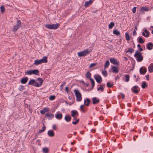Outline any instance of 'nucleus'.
Returning <instances> with one entry per match:
<instances>
[{
	"label": "nucleus",
	"mask_w": 153,
	"mask_h": 153,
	"mask_svg": "<svg viewBox=\"0 0 153 153\" xmlns=\"http://www.w3.org/2000/svg\"><path fill=\"white\" fill-rule=\"evenodd\" d=\"M36 85L35 87H40L41 86L43 82V80L41 78H38L36 81Z\"/></svg>",
	"instance_id": "obj_6"
},
{
	"label": "nucleus",
	"mask_w": 153,
	"mask_h": 153,
	"mask_svg": "<svg viewBox=\"0 0 153 153\" xmlns=\"http://www.w3.org/2000/svg\"><path fill=\"white\" fill-rule=\"evenodd\" d=\"M97 65V64L96 63H91L90 66H89V67L90 68H92L93 67L96 65Z\"/></svg>",
	"instance_id": "obj_51"
},
{
	"label": "nucleus",
	"mask_w": 153,
	"mask_h": 153,
	"mask_svg": "<svg viewBox=\"0 0 153 153\" xmlns=\"http://www.w3.org/2000/svg\"><path fill=\"white\" fill-rule=\"evenodd\" d=\"M100 87L98 88L97 89V90L98 91H99L100 90L102 92H103L104 90V88L103 87H102V85H100Z\"/></svg>",
	"instance_id": "obj_37"
},
{
	"label": "nucleus",
	"mask_w": 153,
	"mask_h": 153,
	"mask_svg": "<svg viewBox=\"0 0 153 153\" xmlns=\"http://www.w3.org/2000/svg\"><path fill=\"white\" fill-rule=\"evenodd\" d=\"M90 82L92 84L93 83H94V82L93 79H92L91 78H90Z\"/></svg>",
	"instance_id": "obj_54"
},
{
	"label": "nucleus",
	"mask_w": 153,
	"mask_h": 153,
	"mask_svg": "<svg viewBox=\"0 0 153 153\" xmlns=\"http://www.w3.org/2000/svg\"><path fill=\"white\" fill-rule=\"evenodd\" d=\"M149 71L150 73L153 72V63H151L148 67Z\"/></svg>",
	"instance_id": "obj_24"
},
{
	"label": "nucleus",
	"mask_w": 153,
	"mask_h": 153,
	"mask_svg": "<svg viewBox=\"0 0 153 153\" xmlns=\"http://www.w3.org/2000/svg\"><path fill=\"white\" fill-rule=\"evenodd\" d=\"M110 65V63L108 61H107L105 63V68H107Z\"/></svg>",
	"instance_id": "obj_45"
},
{
	"label": "nucleus",
	"mask_w": 153,
	"mask_h": 153,
	"mask_svg": "<svg viewBox=\"0 0 153 153\" xmlns=\"http://www.w3.org/2000/svg\"><path fill=\"white\" fill-rule=\"evenodd\" d=\"M124 60L126 61H127L128 60V58L126 57H124Z\"/></svg>",
	"instance_id": "obj_60"
},
{
	"label": "nucleus",
	"mask_w": 153,
	"mask_h": 153,
	"mask_svg": "<svg viewBox=\"0 0 153 153\" xmlns=\"http://www.w3.org/2000/svg\"><path fill=\"white\" fill-rule=\"evenodd\" d=\"M0 10L1 13H3L5 11V8L4 6H2L0 7Z\"/></svg>",
	"instance_id": "obj_44"
},
{
	"label": "nucleus",
	"mask_w": 153,
	"mask_h": 153,
	"mask_svg": "<svg viewBox=\"0 0 153 153\" xmlns=\"http://www.w3.org/2000/svg\"><path fill=\"white\" fill-rule=\"evenodd\" d=\"M110 61L111 63L113 64L114 65H118V62L117 60L114 58L110 59Z\"/></svg>",
	"instance_id": "obj_12"
},
{
	"label": "nucleus",
	"mask_w": 153,
	"mask_h": 153,
	"mask_svg": "<svg viewBox=\"0 0 153 153\" xmlns=\"http://www.w3.org/2000/svg\"><path fill=\"white\" fill-rule=\"evenodd\" d=\"M47 134L48 136L51 137H53L55 135L54 131L51 130H49Z\"/></svg>",
	"instance_id": "obj_15"
},
{
	"label": "nucleus",
	"mask_w": 153,
	"mask_h": 153,
	"mask_svg": "<svg viewBox=\"0 0 153 153\" xmlns=\"http://www.w3.org/2000/svg\"><path fill=\"white\" fill-rule=\"evenodd\" d=\"M25 74L27 75H32V70H30L25 71Z\"/></svg>",
	"instance_id": "obj_35"
},
{
	"label": "nucleus",
	"mask_w": 153,
	"mask_h": 153,
	"mask_svg": "<svg viewBox=\"0 0 153 153\" xmlns=\"http://www.w3.org/2000/svg\"><path fill=\"white\" fill-rule=\"evenodd\" d=\"M24 89V86L22 85H21L20 88V90L21 91Z\"/></svg>",
	"instance_id": "obj_52"
},
{
	"label": "nucleus",
	"mask_w": 153,
	"mask_h": 153,
	"mask_svg": "<svg viewBox=\"0 0 153 153\" xmlns=\"http://www.w3.org/2000/svg\"><path fill=\"white\" fill-rule=\"evenodd\" d=\"M113 33L114 34L117 36H119L120 34V33L118 30H113Z\"/></svg>",
	"instance_id": "obj_32"
},
{
	"label": "nucleus",
	"mask_w": 153,
	"mask_h": 153,
	"mask_svg": "<svg viewBox=\"0 0 153 153\" xmlns=\"http://www.w3.org/2000/svg\"><path fill=\"white\" fill-rule=\"evenodd\" d=\"M79 121V119H76L75 121L72 122V123L74 125H76L78 123Z\"/></svg>",
	"instance_id": "obj_48"
},
{
	"label": "nucleus",
	"mask_w": 153,
	"mask_h": 153,
	"mask_svg": "<svg viewBox=\"0 0 153 153\" xmlns=\"http://www.w3.org/2000/svg\"><path fill=\"white\" fill-rule=\"evenodd\" d=\"M71 116L72 117H74L76 116H78V112L76 111L73 110L71 111Z\"/></svg>",
	"instance_id": "obj_28"
},
{
	"label": "nucleus",
	"mask_w": 153,
	"mask_h": 153,
	"mask_svg": "<svg viewBox=\"0 0 153 153\" xmlns=\"http://www.w3.org/2000/svg\"><path fill=\"white\" fill-rule=\"evenodd\" d=\"M65 119L67 122H69L71 121V118L70 116L66 115L65 117Z\"/></svg>",
	"instance_id": "obj_29"
},
{
	"label": "nucleus",
	"mask_w": 153,
	"mask_h": 153,
	"mask_svg": "<svg viewBox=\"0 0 153 153\" xmlns=\"http://www.w3.org/2000/svg\"><path fill=\"white\" fill-rule=\"evenodd\" d=\"M49 110V108H45L43 109L40 111V112L42 114H44L45 112H48Z\"/></svg>",
	"instance_id": "obj_18"
},
{
	"label": "nucleus",
	"mask_w": 153,
	"mask_h": 153,
	"mask_svg": "<svg viewBox=\"0 0 153 153\" xmlns=\"http://www.w3.org/2000/svg\"><path fill=\"white\" fill-rule=\"evenodd\" d=\"M145 77L146 78L147 80V81H149V75H146L145 76Z\"/></svg>",
	"instance_id": "obj_55"
},
{
	"label": "nucleus",
	"mask_w": 153,
	"mask_h": 153,
	"mask_svg": "<svg viewBox=\"0 0 153 153\" xmlns=\"http://www.w3.org/2000/svg\"><path fill=\"white\" fill-rule=\"evenodd\" d=\"M91 49H86L78 53L77 54L79 56H84L90 53L91 51Z\"/></svg>",
	"instance_id": "obj_1"
},
{
	"label": "nucleus",
	"mask_w": 153,
	"mask_h": 153,
	"mask_svg": "<svg viewBox=\"0 0 153 153\" xmlns=\"http://www.w3.org/2000/svg\"><path fill=\"white\" fill-rule=\"evenodd\" d=\"M146 47L147 49L149 50H152L153 48V43L151 42L147 43Z\"/></svg>",
	"instance_id": "obj_9"
},
{
	"label": "nucleus",
	"mask_w": 153,
	"mask_h": 153,
	"mask_svg": "<svg viewBox=\"0 0 153 153\" xmlns=\"http://www.w3.org/2000/svg\"><path fill=\"white\" fill-rule=\"evenodd\" d=\"M137 78L136 79V82H137V81H138V80H139V76H137Z\"/></svg>",
	"instance_id": "obj_59"
},
{
	"label": "nucleus",
	"mask_w": 153,
	"mask_h": 153,
	"mask_svg": "<svg viewBox=\"0 0 153 153\" xmlns=\"http://www.w3.org/2000/svg\"><path fill=\"white\" fill-rule=\"evenodd\" d=\"M114 25V24L113 22H111L108 25V27L109 29H111L112 28Z\"/></svg>",
	"instance_id": "obj_38"
},
{
	"label": "nucleus",
	"mask_w": 153,
	"mask_h": 153,
	"mask_svg": "<svg viewBox=\"0 0 153 153\" xmlns=\"http://www.w3.org/2000/svg\"><path fill=\"white\" fill-rule=\"evenodd\" d=\"M141 10L142 11H148L149 10V9L146 7H142L141 9Z\"/></svg>",
	"instance_id": "obj_43"
},
{
	"label": "nucleus",
	"mask_w": 153,
	"mask_h": 153,
	"mask_svg": "<svg viewBox=\"0 0 153 153\" xmlns=\"http://www.w3.org/2000/svg\"><path fill=\"white\" fill-rule=\"evenodd\" d=\"M125 77L126 78L125 81L126 82H128L129 79V76L128 75L126 74L125 75Z\"/></svg>",
	"instance_id": "obj_39"
},
{
	"label": "nucleus",
	"mask_w": 153,
	"mask_h": 153,
	"mask_svg": "<svg viewBox=\"0 0 153 153\" xmlns=\"http://www.w3.org/2000/svg\"><path fill=\"white\" fill-rule=\"evenodd\" d=\"M125 35L126 40L127 41L129 40L130 39V38L129 34L127 33H125Z\"/></svg>",
	"instance_id": "obj_42"
},
{
	"label": "nucleus",
	"mask_w": 153,
	"mask_h": 153,
	"mask_svg": "<svg viewBox=\"0 0 153 153\" xmlns=\"http://www.w3.org/2000/svg\"><path fill=\"white\" fill-rule=\"evenodd\" d=\"M56 97L54 95H51L49 97V99L50 100H53L55 99Z\"/></svg>",
	"instance_id": "obj_40"
},
{
	"label": "nucleus",
	"mask_w": 153,
	"mask_h": 153,
	"mask_svg": "<svg viewBox=\"0 0 153 153\" xmlns=\"http://www.w3.org/2000/svg\"><path fill=\"white\" fill-rule=\"evenodd\" d=\"M94 77L97 82L98 83H100L102 81V79L101 76L99 75H95Z\"/></svg>",
	"instance_id": "obj_8"
},
{
	"label": "nucleus",
	"mask_w": 153,
	"mask_h": 153,
	"mask_svg": "<svg viewBox=\"0 0 153 153\" xmlns=\"http://www.w3.org/2000/svg\"><path fill=\"white\" fill-rule=\"evenodd\" d=\"M60 24L59 23H56V24H53L52 25L46 24L45 25V27L50 29H56L60 26Z\"/></svg>",
	"instance_id": "obj_3"
},
{
	"label": "nucleus",
	"mask_w": 153,
	"mask_h": 153,
	"mask_svg": "<svg viewBox=\"0 0 153 153\" xmlns=\"http://www.w3.org/2000/svg\"><path fill=\"white\" fill-rule=\"evenodd\" d=\"M45 128H46V127H45V126H44L42 127V129L44 130L45 131Z\"/></svg>",
	"instance_id": "obj_61"
},
{
	"label": "nucleus",
	"mask_w": 153,
	"mask_h": 153,
	"mask_svg": "<svg viewBox=\"0 0 153 153\" xmlns=\"http://www.w3.org/2000/svg\"><path fill=\"white\" fill-rule=\"evenodd\" d=\"M86 77L88 79H90L91 76V74L90 72L88 71L86 74Z\"/></svg>",
	"instance_id": "obj_36"
},
{
	"label": "nucleus",
	"mask_w": 153,
	"mask_h": 153,
	"mask_svg": "<svg viewBox=\"0 0 153 153\" xmlns=\"http://www.w3.org/2000/svg\"><path fill=\"white\" fill-rule=\"evenodd\" d=\"M74 117V120H76V117L74 116V117Z\"/></svg>",
	"instance_id": "obj_63"
},
{
	"label": "nucleus",
	"mask_w": 153,
	"mask_h": 153,
	"mask_svg": "<svg viewBox=\"0 0 153 153\" xmlns=\"http://www.w3.org/2000/svg\"><path fill=\"white\" fill-rule=\"evenodd\" d=\"M44 131H45V130H44L42 129V130H39V133H42V132H44Z\"/></svg>",
	"instance_id": "obj_58"
},
{
	"label": "nucleus",
	"mask_w": 153,
	"mask_h": 153,
	"mask_svg": "<svg viewBox=\"0 0 153 153\" xmlns=\"http://www.w3.org/2000/svg\"><path fill=\"white\" fill-rule=\"evenodd\" d=\"M134 50L133 48H131L128 49L126 51V53H130V54H131L134 51Z\"/></svg>",
	"instance_id": "obj_34"
},
{
	"label": "nucleus",
	"mask_w": 153,
	"mask_h": 153,
	"mask_svg": "<svg viewBox=\"0 0 153 153\" xmlns=\"http://www.w3.org/2000/svg\"><path fill=\"white\" fill-rule=\"evenodd\" d=\"M146 68H141L140 69V74L144 75L146 72Z\"/></svg>",
	"instance_id": "obj_10"
},
{
	"label": "nucleus",
	"mask_w": 153,
	"mask_h": 153,
	"mask_svg": "<svg viewBox=\"0 0 153 153\" xmlns=\"http://www.w3.org/2000/svg\"><path fill=\"white\" fill-rule=\"evenodd\" d=\"M113 85L114 84L113 83H111L109 82H108L107 83V85L108 88H111Z\"/></svg>",
	"instance_id": "obj_41"
},
{
	"label": "nucleus",
	"mask_w": 153,
	"mask_h": 153,
	"mask_svg": "<svg viewBox=\"0 0 153 153\" xmlns=\"http://www.w3.org/2000/svg\"><path fill=\"white\" fill-rule=\"evenodd\" d=\"M28 80V78L27 77H25L22 78L21 80V82L22 84H25L27 83Z\"/></svg>",
	"instance_id": "obj_20"
},
{
	"label": "nucleus",
	"mask_w": 153,
	"mask_h": 153,
	"mask_svg": "<svg viewBox=\"0 0 153 153\" xmlns=\"http://www.w3.org/2000/svg\"><path fill=\"white\" fill-rule=\"evenodd\" d=\"M94 84H95V83H93V84H92V89L94 87Z\"/></svg>",
	"instance_id": "obj_64"
},
{
	"label": "nucleus",
	"mask_w": 153,
	"mask_h": 153,
	"mask_svg": "<svg viewBox=\"0 0 153 153\" xmlns=\"http://www.w3.org/2000/svg\"><path fill=\"white\" fill-rule=\"evenodd\" d=\"M111 70L112 72L113 73H117L118 71L117 68L114 66H113L112 67Z\"/></svg>",
	"instance_id": "obj_27"
},
{
	"label": "nucleus",
	"mask_w": 153,
	"mask_h": 153,
	"mask_svg": "<svg viewBox=\"0 0 153 153\" xmlns=\"http://www.w3.org/2000/svg\"><path fill=\"white\" fill-rule=\"evenodd\" d=\"M84 107V106L83 105H81L80 106V110H81L83 112H85V110L83 109Z\"/></svg>",
	"instance_id": "obj_46"
},
{
	"label": "nucleus",
	"mask_w": 153,
	"mask_h": 153,
	"mask_svg": "<svg viewBox=\"0 0 153 153\" xmlns=\"http://www.w3.org/2000/svg\"><path fill=\"white\" fill-rule=\"evenodd\" d=\"M44 131H45V130H44L42 129V130H39V133H42V132H44Z\"/></svg>",
	"instance_id": "obj_57"
},
{
	"label": "nucleus",
	"mask_w": 153,
	"mask_h": 153,
	"mask_svg": "<svg viewBox=\"0 0 153 153\" xmlns=\"http://www.w3.org/2000/svg\"><path fill=\"white\" fill-rule=\"evenodd\" d=\"M137 47L139 48V50L140 51H143V49L141 48V46L140 44H138L137 45Z\"/></svg>",
	"instance_id": "obj_49"
},
{
	"label": "nucleus",
	"mask_w": 153,
	"mask_h": 153,
	"mask_svg": "<svg viewBox=\"0 0 153 153\" xmlns=\"http://www.w3.org/2000/svg\"><path fill=\"white\" fill-rule=\"evenodd\" d=\"M55 117L58 120H61L62 117V114L57 113L56 114Z\"/></svg>",
	"instance_id": "obj_21"
},
{
	"label": "nucleus",
	"mask_w": 153,
	"mask_h": 153,
	"mask_svg": "<svg viewBox=\"0 0 153 153\" xmlns=\"http://www.w3.org/2000/svg\"><path fill=\"white\" fill-rule=\"evenodd\" d=\"M149 31L145 29L144 32H143L142 35L144 37L147 38L149 36Z\"/></svg>",
	"instance_id": "obj_23"
},
{
	"label": "nucleus",
	"mask_w": 153,
	"mask_h": 153,
	"mask_svg": "<svg viewBox=\"0 0 153 153\" xmlns=\"http://www.w3.org/2000/svg\"><path fill=\"white\" fill-rule=\"evenodd\" d=\"M137 35V32H136L135 30H134L133 32V35L134 36H135Z\"/></svg>",
	"instance_id": "obj_56"
},
{
	"label": "nucleus",
	"mask_w": 153,
	"mask_h": 153,
	"mask_svg": "<svg viewBox=\"0 0 153 153\" xmlns=\"http://www.w3.org/2000/svg\"><path fill=\"white\" fill-rule=\"evenodd\" d=\"M21 26V22L20 20H18L16 24L13 27V31L15 32L20 28Z\"/></svg>",
	"instance_id": "obj_5"
},
{
	"label": "nucleus",
	"mask_w": 153,
	"mask_h": 153,
	"mask_svg": "<svg viewBox=\"0 0 153 153\" xmlns=\"http://www.w3.org/2000/svg\"><path fill=\"white\" fill-rule=\"evenodd\" d=\"M39 74V71L37 69L32 70V74H33L36 75H38Z\"/></svg>",
	"instance_id": "obj_26"
},
{
	"label": "nucleus",
	"mask_w": 153,
	"mask_h": 153,
	"mask_svg": "<svg viewBox=\"0 0 153 153\" xmlns=\"http://www.w3.org/2000/svg\"><path fill=\"white\" fill-rule=\"evenodd\" d=\"M41 64L42 63H46L47 62V57L46 56L43 57L42 59L39 60Z\"/></svg>",
	"instance_id": "obj_16"
},
{
	"label": "nucleus",
	"mask_w": 153,
	"mask_h": 153,
	"mask_svg": "<svg viewBox=\"0 0 153 153\" xmlns=\"http://www.w3.org/2000/svg\"><path fill=\"white\" fill-rule=\"evenodd\" d=\"M92 2V0H89V1H86L84 4V6L85 7H88L89 5L91 4Z\"/></svg>",
	"instance_id": "obj_25"
},
{
	"label": "nucleus",
	"mask_w": 153,
	"mask_h": 153,
	"mask_svg": "<svg viewBox=\"0 0 153 153\" xmlns=\"http://www.w3.org/2000/svg\"><path fill=\"white\" fill-rule=\"evenodd\" d=\"M147 85L146 82L144 81L142 82L141 87L143 88H144L147 87Z\"/></svg>",
	"instance_id": "obj_33"
},
{
	"label": "nucleus",
	"mask_w": 153,
	"mask_h": 153,
	"mask_svg": "<svg viewBox=\"0 0 153 153\" xmlns=\"http://www.w3.org/2000/svg\"><path fill=\"white\" fill-rule=\"evenodd\" d=\"M28 84L29 85H32L35 86V85H36V80L33 79L30 80Z\"/></svg>",
	"instance_id": "obj_19"
},
{
	"label": "nucleus",
	"mask_w": 153,
	"mask_h": 153,
	"mask_svg": "<svg viewBox=\"0 0 153 153\" xmlns=\"http://www.w3.org/2000/svg\"><path fill=\"white\" fill-rule=\"evenodd\" d=\"M137 42L141 44L143 43L145 41L143 39V37L141 36L138 37L137 39Z\"/></svg>",
	"instance_id": "obj_22"
},
{
	"label": "nucleus",
	"mask_w": 153,
	"mask_h": 153,
	"mask_svg": "<svg viewBox=\"0 0 153 153\" xmlns=\"http://www.w3.org/2000/svg\"><path fill=\"white\" fill-rule=\"evenodd\" d=\"M136 7H134L132 9V12L133 13H134L136 12Z\"/></svg>",
	"instance_id": "obj_50"
},
{
	"label": "nucleus",
	"mask_w": 153,
	"mask_h": 153,
	"mask_svg": "<svg viewBox=\"0 0 153 153\" xmlns=\"http://www.w3.org/2000/svg\"><path fill=\"white\" fill-rule=\"evenodd\" d=\"M41 64V63L39 60L37 59L35 60L34 63V65H38L39 64Z\"/></svg>",
	"instance_id": "obj_31"
},
{
	"label": "nucleus",
	"mask_w": 153,
	"mask_h": 153,
	"mask_svg": "<svg viewBox=\"0 0 153 153\" xmlns=\"http://www.w3.org/2000/svg\"><path fill=\"white\" fill-rule=\"evenodd\" d=\"M49 149L47 147L43 148L42 149V151L44 153H48L49 152Z\"/></svg>",
	"instance_id": "obj_30"
},
{
	"label": "nucleus",
	"mask_w": 153,
	"mask_h": 153,
	"mask_svg": "<svg viewBox=\"0 0 153 153\" xmlns=\"http://www.w3.org/2000/svg\"><path fill=\"white\" fill-rule=\"evenodd\" d=\"M134 56L136 58L138 62L142 61L143 59L142 53L138 51H136L134 55Z\"/></svg>",
	"instance_id": "obj_2"
},
{
	"label": "nucleus",
	"mask_w": 153,
	"mask_h": 153,
	"mask_svg": "<svg viewBox=\"0 0 153 153\" xmlns=\"http://www.w3.org/2000/svg\"><path fill=\"white\" fill-rule=\"evenodd\" d=\"M91 102L90 100L88 98H87L84 101V104L85 105L88 106Z\"/></svg>",
	"instance_id": "obj_14"
},
{
	"label": "nucleus",
	"mask_w": 153,
	"mask_h": 153,
	"mask_svg": "<svg viewBox=\"0 0 153 153\" xmlns=\"http://www.w3.org/2000/svg\"><path fill=\"white\" fill-rule=\"evenodd\" d=\"M41 64L42 63H46L47 62V57L46 56L43 57L42 59L39 60Z\"/></svg>",
	"instance_id": "obj_17"
},
{
	"label": "nucleus",
	"mask_w": 153,
	"mask_h": 153,
	"mask_svg": "<svg viewBox=\"0 0 153 153\" xmlns=\"http://www.w3.org/2000/svg\"><path fill=\"white\" fill-rule=\"evenodd\" d=\"M52 128L54 130H56V125L54 124L52 126Z\"/></svg>",
	"instance_id": "obj_53"
},
{
	"label": "nucleus",
	"mask_w": 153,
	"mask_h": 153,
	"mask_svg": "<svg viewBox=\"0 0 153 153\" xmlns=\"http://www.w3.org/2000/svg\"><path fill=\"white\" fill-rule=\"evenodd\" d=\"M45 116L47 117L48 120H51L54 117V114H50L49 113H47L46 114Z\"/></svg>",
	"instance_id": "obj_11"
},
{
	"label": "nucleus",
	"mask_w": 153,
	"mask_h": 153,
	"mask_svg": "<svg viewBox=\"0 0 153 153\" xmlns=\"http://www.w3.org/2000/svg\"><path fill=\"white\" fill-rule=\"evenodd\" d=\"M74 92L75 93L76 100L78 102L81 101L82 99V96L79 91L77 89H74Z\"/></svg>",
	"instance_id": "obj_4"
},
{
	"label": "nucleus",
	"mask_w": 153,
	"mask_h": 153,
	"mask_svg": "<svg viewBox=\"0 0 153 153\" xmlns=\"http://www.w3.org/2000/svg\"><path fill=\"white\" fill-rule=\"evenodd\" d=\"M93 103L94 104H95L99 103L100 100L97 97H93L91 99Z\"/></svg>",
	"instance_id": "obj_13"
},
{
	"label": "nucleus",
	"mask_w": 153,
	"mask_h": 153,
	"mask_svg": "<svg viewBox=\"0 0 153 153\" xmlns=\"http://www.w3.org/2000/svg\"><path fill=\"white\" fill-rule=\"evenodd\" d=\"M118 77V76H117L116 77H115V78H114L115 80H117Z\"/></svg>",
	"instance_id": "obj_62"
},
{
	"label": "nucleus",
	"mask_w": 153,
	"mask_h": 153,
	"mask_svg": "<svg viewBox=\"0 0 153 153\" xmlns=\"http://www.w3.org/2000/svg\"><path fill=\"white\" fill-rule=\"evenodd\" d=\"M131 91L135 94L138 93L140 91V88L137 85L134 86L131 89Z\"/></svg>",
	"instance_id": "obj_7"
},
{
	"label": "nucleus",
	"mask_w": 153,
	"mask_h": 153,
	"mask_svg": "<svg viewBox=\"0 0 153 153\" xmlns=\"http://www.w3.org/2000/svg\"><path fill=\"white\" fill-rule=\"evenodd\" d=\"M102 74L105 76H107V73L106 71L104 70L102 71Z\"/></svg>",
	"instance_id": "obj_47"
}]
</instances>
